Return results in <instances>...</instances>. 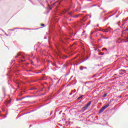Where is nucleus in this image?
I'll return each instance as SVG.
<instances>
[{
    "label": "nucleus",
    "instance_id": "obj_5",
    "mask_svg": "<svg viewBox=\"0 0 128 128\" xmlns=\"http://www.w3.org/2000/svg\"><path fill=\"white\" fill-rule=\"evenodd\" d=\"M84 98V96H80V97L78 98V100H80V98Z\"/></svg>",
    "mask_w": 128,
    "mask_h": 128
},
{
    "label": "nucleus",
    "instance_id": "obj_12",
    "mask_svg": "<svg viewBox=\"0 0 128 128\" xmlns=\"http://www.w3.org/2000/svg\"><path fill=\"white\" fill-rule=\"evenodd\" d=\"M23 98H20V100H23Z\"/></svg>",
    "mask_w": 128,
    "mask_h": 128
},
{
    "label": "nucleus",
    "instance_id": "obj_8",
    "mask_svg": "<svg viewBox=\"0 0 128 128\" xmlns=\"http://www.w3.org/2000/svg\"><path fill=\"white\" fill-rule=\"evenodd\" d=\"M108 50L106 48H103L102 49V50Z\"/></svg>",
    "mask_w": 128,
    "mask_h": 128
},
{
    "label": "nucleus",
    "instance_id": "obj_20",
    "mask_svg": "<svg viewBox=\"0 0 128 128\" xmlns=\"http://www.w3.org/2000/svg\"><path fill=\"white\" fill-rule=\"evenodd\" d=\"M20 96H22V94H21Z\"/></svg>",
    "mask_w": 128,
    "mask_h": 128
},
{
    "label": "nucleus",
    "instance_id": "obj_7",
    "mask_svg": "<svg viewBox=\"0 0 128 128\" xmlns=\"http://www.w3.org/2000/svg\"><path fill=\"white\" fill-rule=\"evenodd\" d=\"M10 102H12V100H10V101L8 102V104H10Z\"/></svg>",
    "mask_w": 128,
    "mask_h": 128
},
{
    "label": "nucleus",
    "instance_id": "obj_4",
    "mask_svg": "<svg viewBox=\"0 0 128 128\" xmlns=\"http://www.w3.org/2000/svg\"><path fill=\"white\" fill-rule=\"evenodd\" d=\"M106 96H108V94H104L103 95V98H106Z\"/></svg>",
    "mask_w": 128,
    "mask_h": 128
},
{
    "label": "nucleus",
    "instance_id": "obj_18",
    "mask_svg": "<svg viewBox=\"0 0 128 128\" xmlns=\"http://www.w3.org/2000/svg\"><path fill=\"white\" fill-rule=\"evenodd\" d=\"M100 36H102V34H100Z\"/></svg>",
    "mask_w": 128,
    "mask_h": 128
},
{
    "label": "nucleus",
    "instance_id": "obj_17",
    "mask_svg": "<svg viewBox=\"0 0 128 128\" xmlns=\"http://www.w3.org/2000/svg\"><path fill=\"white\" fill-rule=\"evenodd\" d=\"M94 34V32H92L90 33V34Z\"/></svg>",
    "mask_w": 128,
    "mask_h": 128
},
{
    "label": "nucleus",
    "instance_id": "obj_13",
    "mask_svg": "<svg viewBox=\"0 0 128 128\" xmlns=\"http://www.w3.org/2000/svg\"><path fill=\"white\" fill-rule=\"evenodd\" d=\"M20 56V54L18 53V56Z\"/></svg>",
    "mask_w": 128,
    "mask_h": 128
},
{
    "label": "nucleus",
    "instance_id": "obj_15",
    "mask_svg": "<svg viewBox=\"0 0 128 128\" xmlns=\"http://www.w3.org/2000/svg\"><path fill=\"white\" fill-rule=\"evenodd\" d=\"M31 90H35L34 88H30V89Z\"/></svg>",
    "mask_w": 128,
    "mask_h": 128
},
{
    "label": "nucleus",
    "instance_id": "obj_6",
    "mask_svg": "<svg viewBox=\"0 0 128 128\" xmlns=\"http://www.w3.org/2000/svg\"><path fill=\"white\" fill-rule=\"evenodd\" d=\"M104 52H100V56H104Z\"/></svg>",
    "mask_w": 128,
    "mask_h": 128
},
{
    "label": "nucleus",
    "instance_id": "obj_14",
    "mask_svg": "<svg viewBox=\"0 0 128 128\" xmlns=\"http://www.w3.org/2000/svg\"><path fill=\"white\" fill-rule=\"evenodd\" d=\"M23 32H26V30H24Z\"/></svg>",
    "mask_w": 128,
    "mask_h": 128
},
{
    "label": "nucleus",
    "instance_id": "obj_21",
    "mask_svg": "<svg viewBox=\"0 0 128 128\" xmlns=\"http://www.w3.org/2000/svg\"><path fill=\"white\" fill-rule=\"evenodd\" d=\"M75 58H76V57H75Z\"/></svg>",
    "mask_w": 128,
    "mask_h": 128
},
{
    "label": "nucleus",
    "instance_id": "obj_10",
    "mask_svg": "<svg viewBox=\"0 0 128 128\" xmlns=\"http://www.w3.org/2000/svg\"><path fill=\"white\" fill-rule=\"evenodd\" d=\"M80 70H84V68H82V67H80Z\"/></svg>",
    "mask_w": 128,
    "mask_h": 128
},
{
    "label": "nucleus",
    "instance_id": "obj_3",
    "mask_svg": "<svg viewBox=\"0 0 128 128\" xmlns=\"http://www.w3.org/2000/svg\"><path fill=\"white\" fill-rule=\"evenodd\" d=\"M80 16V14H76L74 16V18H78Z\"/></svg>",
    "mask_w": 128,
    "mask_h": 128
},
{
    "label": "nucleus",
    "instance_id": "obj_1",
    "mask_svg": "<svg viewBox=\"0 0 128 128\" xmlns=\"http://www.w3.org/2000/svg\"><path fill=\"white\" fill-rule=\"evenodd\" d=\"M109 106H110V104H107L105 105L103 107H102L99 110V114H102V112H104V110H106V108H108Z\"/></svg>",
    "mask_w": 128,
    "mask_h": 128
},
{
    "label": "nucleus",
    "instance_id": "obj_2",
    "mask_svg": "<svg viewBox=\"0 0 128 128\" xmlns=\"http://www.w3.org/2000/svg\"><path fill=\"white\" fill-rule=\"evenodd\" d=\"M91 104H92V101L88 102L87 104H86L82 108V110H86V109L88 108V106H90Z\"/></svg>",
    "mask_w": 128,
    "mask_h": 128
},
{
    "label": "nucleus",
    "instance_id": "obj_16",
    "mask_svg": "<svg viewBox=\"0 0 128 128\" xmlns=\"http://www.w3.org/2000/svg\"><path fill=\"white\" fill-rule=\"evenodd\" d=\"M68 14H72V12H68Z\"/></svg>",
    "mask_w": 128,
    "mask_h": 128
},
{
    "label": "nucleus",
    "instance_id": "obj_11",
    "mask_svg": "<svg viewBox=\"0 0 128 128\" xmlns=\"http://www.w3.org/2000/svg\"><path fill=\"white\" fill-rule=\"evenodd\" d=\"M41 26H44V24H41Z\"/></svg>",
    "mask_w": 128,
    "mask_h": 128
},
{
    "label": "nucleus",
    "instance_id": "obj_9",
    "mask_svg": "<svg viewBox=\"0 0 128 128\" xmlns=\"http://www.w3.org/2000/svg\"><path fill=\"white\" fill-rule=\"evenodd\" d=\"M104 32H108V30H105Z\"/></svg>",
    "mask_w": 128,
    "mask_h": 128
},
{
    "label": "nucleus",
    "instance_id": "obj_19",
    "mask_svg": "<svg viewBox=\"0 0 128 128\" xmlns=\"http://www.w3.org/2000/svg\"><path fill=\"white\" fill-rule=\"evenodd\" d=\"M53 66H56V64H53Z\"/></svg>",
    "mask_w": 128,
    "mask_h": 128
}]
</instances>
